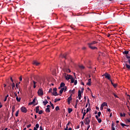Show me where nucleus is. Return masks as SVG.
Here are the masks:
<instances>
[{"label": "nucleus", "instance_id": "1", "mask_svg": "<svg viewBox=\"0 0 130 130\" xmlns=\"http://www.w3.org/2000/svg\"><path fill=\"white\" fill-rule=\"evenodd\" d=\"M123 54H126L125 57L126 58H127L129 64L126 63L125 66L126 67V68L127 69V70L130 71V50H129L128 51H124V52H123Z\"/></svg>", "mask_w": 130, "mask_h": 130}, {"label": "nucleus", "instance_id": "2", "mask_svg": "<svg viewBox=\"0 0 130 130\" xmlns=\"http://www.w3.org/2000/svg\"><path fill=\"white\" fill-rule=\"evenodd\" d=\"M97 43V42L96 41H93L91 42V43H89L87 44L88 47L89 48H90V49H92V50H95V49H97V47H93L92 46V45H94V44H96Z\"/></svg>", "mask_w": 130, "mask_h": 130}, {"label": "nucleus", "instance_id": "3", "mask_svg": "<svg viewBox=\"0 0 130 130\" xmlns=\"http://www.w3.org/2000/svg\"><path fill=\"white\" fill-rule=\"evenodd\" d=\"M103 76H104L105 78L106 79H108V80H109V81H110V82L112 81V80H111V76H110V74L106 73L105 74H104Z\"/></svg>", "mask_w": 130, "mask_h": 130}, {"label": "nucleus", "instance_id": "4", "mask_svg": "<svg viewBox=\"0 0 130 130\" xmlns=\"http://www.w3.org/2000/svg\"><path fill=\"white\" fill-rule=\"evenodd\" d=\"M63 76H64V77H65V78L67 81H69V80H71L72 79H73V76L71 75H67V74L64 73V74H63Z\"/></svg>", "mask_w": 130, "mask_h": 130}, {"label": "nucleus", "instance_id": "5", "mask_svg": "<svg viewBox=\"0 0 130 130\" xmlns=\"http://www.w3.org/2000/svg\"><path fill=\"white\" fill-rule=\"evenodd\" d=\"M38 94L39 96H43V90H42V88L40 87V89L38 91Z\"/></svg>", "mask_w": 130, "mask_h": 130}, {"label": "nucleus", "instance_id": "6", "mask_svg": "<svg viewBox=\"0 0 130 130\" xmlns=\"http://www.w3.org/2000/svg\"><path fill=\"white\" fill-rule=\"evenodd\" d=\"M85 124L89 125V124H90V119H89V117H86L85 119Z\"/></svg>", "mask_w": 130, "mask_h": 130}, {"label": "nucleus", "instance_id": "7", "mask_svg": "<svg viewBox=\"0 0 130 130\" xmlns=\"http://www.w3.org/2000/svg\"><path fill=\"white\" fill-rule=\"evenodd\" d=\"M20 109L21 111H22V112H23L24 113H26L27 112V109L26 108V107H22Z\"/></svg>", "mask_w": 130, "mask_h": 130}, {"label": "nucleus", "instance_id": "8", "mask_svg": "<svg viewBox=\"0 0 130 130\" xmlns=\"http://www.w3.org/2000/svg\"><path fill=\"white\" fill-rule=\"evenodd\" d=\"M72 96H73V94H71V95L68 98V103L69 105L71 104V101L72 100Z\"/></svg>", "mask_w": 130, "mask_h": 130}, {"label": "nucleus", "instance_id": "9", "mask_svg": "<svg viewBox=\"0 0 130 130\" xmlns=\"http://www.w3.org/2000/svg\"><path fill=\"white\" fill-rule=\"evenodd\" d=\"M81 98H82V92H81V90H78V99L79 100H81Z\"/></svg>", "mask_w": 130, "mask_h": 130}, {"label": "nucleus", "instance_id": "10", "mask_svg": "<svg viewBox=\"0 0 130 130\" xmlns=\"http://www.w3.org/2000/svg\"><path fill=\"white\" fill-rule=\"evenodd\" d=\"M33 64H35V66H39L40 63L36 60H35L33 61Z\"/></svg>", "mask_w": 130, "mask_h": 130}, {"label": "nucleus", "instance_id": "11", "mask_svg": "<svg viewBox=\"0 0 130 130\" xmlns=\"http://www.w3.org/2000/svg\"><path fill=\"white\" fill-rule=\"evenodd\" d=\"M111 83L112 85V86H113L114 88H116L117 87V83H113V82H112V80L111 81Z\"/></svg>", "mask_w": 130, "mask_h": 130}, {"label": "nucleus", "instance_id": "12", "mask_svg": "<svg viewBox=\"0 0 130 130\" xmlns=\"http://www.w3.org/2000/svg\"><path fill=\"white\" fill-rule=\"evenodd\" d=\"M86 85H87V86H91V78L88 79V82L86 83Z\"/></svg>", "mask_w": 130, "mask_h": 130}, {"label": "nucleus", "instance_id": "13", "mask_svg": "<svg viewBox=\"0 0 130 130\" xmlns=\"http://www.w3.org/2000/svg\"><path fill=\"white\" fill-rule=\"evenodd\" d=\"M68 54L67 53H64V54L63 55H61V57H64V58H65V59H67V55Z\"/></svg>", "mask_w": 130, "mask_h": 130}, {"label": "nucleus", "instance_id": "14", "mask_svg": "<svg viewBox=\"0 0 130 130\" xmlns=\"http://www.w3.org/2000/svg\"><path fill=\"white\" fill-rule=\"evenodd\" d=\"M52 95H53L54 96H58V94L56 91H53Z\"/></svg>", "mask_w": 130, "mask_h": 130}, {"label": "nucleus", "instance_id": "15", "mask_svg": "<svg viewBox=\"0 0 130 130\" xmlns=\"http://www.w3.org/2000/svg\"><path fill=\"white\" fill-rule=\"evenodd\" d=\"M64 86H66V84H64V83L61 82L60 83V88H62V87H65Z\"/></svg>", "mask_w": 130, "mask_h": 130}, {"label": "nucleus", "instance_id": "16", "mask_svg": "<svg viewBox=\"0 0 130 130\" xmlns=\"http://www.w3.org/2000/svg\"><path fill=\"white\" fill-rule=\"evenodd\" d=\"M125 115H126L125 113H123V114H122V113H120V116L121 117H125Z\"/></svg>", "mask_w": 130, "mask_h": 130}, {"label": "nucleus", "instance_id": "17", "mask_svg": "<svg viewBox=\"0 0 130 130\" xmlns=\"http://www.w3.org/2000/svg\"><path fill=\"white\" fill-rule=\"evenodd\" d=\"M36 113H38L39 112V106L36 107Z\"/></svg>", "mask_w": 130, "mask_h": 130}, {"label": "nucleus", "instance_id": "18", "mask_svg": "<svg viewBox=\"0 0 130 130\" xmlns=\"http://www.w3.org/2000/svg\"><path fill=\"white\" fill-rule=\"evenodd\" d=\"M75 92H76V89H74L73 90H70L69 91V93H72V94H74Z\"/></svg>", "mask_w": 130, "mask_h": 130}, {"label": "nucleus", "instance_id": "19", "mask_svg": "<svg viewBox=\"0 0 130 130\" xmlns=\"http://www.w3.org/2000/svg\"><path fill=\"white\" fill-rule=\"evenodd\" d=\"M34 83V88L35 89L36 88V84H37V82H35L34 80L32 81Z\"/></svg>", "mask_w": 130, "mask_h": 130}, {"label": "nucleus", "instance_id": "20", "mask_svg": "<svg viewBox=\"0 0 130 130\" xmlns=\"http://www.w3.org/2000/svg\"><path fill=\"white\" fill-rule=\"evenodd\" d=\"M43 103L44 104V105L45 106L47 103H48V101H47V100H45V101L43 102Z\"/></svg>", "mask_w": 130, "mask_h": 130}, {"label": "nucleus", "instance_id": "21", "mask_svg": "<svg viewBox=\"0 0 130 130\" xmlns=\"http://www.w3.org/2000/svg\"><path fill=\"white\" fill-rule=\"evenodd\" d=\"M16 101L20 102L21 101V98H19L18 96H16Z\"/></svg>", "mask_w": 130, "mask_h": 130}, {"label": "nucleus", "instance_id": "22", "mask_svg": "<svg viewBox=\"0 0 130 130\" xmlns=\"http://www.w3.org/2000/svg\"><path fill=\"white\" fill-rule=\"evenodd\" d=\"M120 125H121V126H122L123 127L124 126H129L128 125H126V124H123L122 123H120Z\"/></svg>", "mask_w": 130, "mask_h": 130}, {"label": "nucleus", "instance_id": "23", "mask_svg": "<svg viewBox=\"0 0 130 130\" xmlns=\"http://www.w3.org/2000/svg\"><path fill=\"white\" fill-rule=\"evenodd\" d=\"M102 105L103 106H108V105H107V103H106V102H104L102 104Z\"/></svg>", "mask_w": 130, "mask_h": 130}, {"label": "nucleus", "instance_id": "24", "mask_svg": "<svg viewBox=\"0 0 130 130\" xmlns=\"http://www.w3.org/2000/svg\"><path fill=\"white\" fill-rule=\"evenodd\" d=\"M73 111V109L72 108H69L68 109V113H71Z\"/></svg>", "mask_w": 130, "mask_h": 130}, {"label": "nucleus", "instance_id": "25", "mask_svg": "<svg viewBox=\"0 0 130 130\" xmlns=\"http://www.w3.org/2000/svg\"><path fill=\"white\" fill-rule=\"evenodd\" d=\"M45 111H46V112H49V113L50 112V110L49 108H47L46 109Z\"/></svg>", "mask_w": 130, "mask_h": 130}, {"label": "nucleus", "instance_id": "26", "mask_svg": "<svg viewBox=\"0 0 130 130\" xmlns=\"http://www.w3.org/2000/svg\"><path fill=\"white\" fill-rule=\"evenodd\" d=\"M57 101H60V99H55L54 100V103H56V102H57Z\"/></svg>", "mask_w": 130, "mask_h": 130}, {"label": "nucleus", "instance_id": "27", "mask_svg": "<svg viewBox=\"0 0 130 130\" xmlns=\"http://www.w3.org/2000/svg\"><path fill=\"white\" fill-rule=\"evenodd\" d=\"M50 104L52 107V109H54V106H53V104H52V103H51V102H50Z\"/></svg>", "mask_w": 130, "mask_h": 130}, {"label": "nucleus", "instance_id": "28", "mask_svg": "<svg viewBox=\"0 0 130 130\" xmlns=\"http://www.w3.org/2000/svg\"><path fill=\"white\" fill-rule=\"evenodd\" d=\"M97 120H98L99 123H101V122L102 121V120H101V118H99L97 119Z\"/></svg>", "mask_w": 130, "mask_h": 130}, {"label": "nucleus", "instance_id": "29", "mask_svg": "<svg viewBox=\"0 0 130 130\" xmlns=\"http://www.w3.org/2000/svg\"><path fill=\"white\" fill-rule=\"evenodd\" d=\"M35 127H36V128L37 129L39 128V124L38 123L36 124Z\"/></svg>", "mask_w": 130, "mask_h": 130}, {"label": "nucleus", "instance_id": "30", "mask_svg": "<svg viewBox=\"0 0 130 130\" xmlns=\"http://www.w3.org/2000/svg\"><path fill=\"white\" fill-rule=\"evenodd\" d=\"M18 115H19V110L17 111L15 114V116L18 117Z\"/></svg>", "mask_w": 130, "mask_h": 130}, {"label": "nucleus", "instance_id": "31", "mask_svg": "<svg viewBox=\"0 0 130 130\" xmlns=\"http://www.w3.org/2000/svg\"><path fill=\"white\" fill-rule=\"evenodd\" d=\"M79 68L81 69V70H84V69H85V67H84V66H80Z\"/></svg>", "mask_w": 130, "mask_h": 130}, {"label": "nucleus", "instance_id": "32", "mask_svg": "<svg viewBox=\"0 0 130 130\" xmlns=\"http://www.w3.org/2000/svg\"><path fill=\"white\" fill-rule=\"evenodd\" d=\"M62 92H63V90H62V89H60L59 90V93L60 94H59L60 96H61V94H62Z\"/></svg>", "mask_w": 130, "mask_h": 130}, {"label": "nucleus", "instance_id": "33", "mask_svg": "<svg viewBox=\"0 0 130 130\" xmlns=\"http://www.w3.org/2000/svg\"><path fill=\"white\" fill-rule=\"evenodd\" d=\"M12 87L13 90H14V88H15V83L14 82H13V83L12 84Z\"/></svg>", "mask_w": 130, "mask_h": 130}, {"label": "nucleus", "instance_id": "34", "mask_svg": "<svg viewBox=\"0 0 130 130\" xmlns=\"http://www.w3.org/2000/svg\"><path fill=\"white\" fill-rule=\"evenodd\" d=\"M74 82H75V79H74V78H72L71 79V83H74Z\"/></svg>", "mask_w": 130, "mask_h": 130}, {"label": "nucleus", "instance_id": "35", "mask_svg": "<svg viewBox=\"0 0 130 130\" xmlns=\"http://www.w3.org/2000/svg\"><path fill=\"white\" fill-rule=\"evenodd\" d=\"M68 88L67 86L64 87V92H67Z\"/></svg>", "mask_w": 130, "mask_h": 130}, {"label": "nucleus", "instance_id": "36", "mask_svg": "<svg viewBox=\"0 0 130 130\" xmlns=\"http://www.w3.org/2000/svg\"><path fill=\"white\" fill-rule=\"evenodd\" d=\"M55 110H56V111L59 110V107L57 106V107L55 108Z\"/></svg>", "mask_w": 130, "mask_h": 130}, {"label": "nucleus", "instance_id": "37", "mask_svg": "<svg viewBox=\"0 0 130 130\" xmlns=\"http://www.w3.org/2000/svg\"><path fill=\"white\" fill-rule=\"evenodd\" d=\"M14 111H15V106H13L12 107V113H14Z\"/></svg>", "mask_w": 130, "mask_h": 130}, {"label": "nucleus", "instance_id": "38", "mask_svg": "<svg viewBox=\"0 0 130 130\" xmlns=\"http://www.w3.org/2000/svg\"><path fill=\"white\" fill-rule=\"evenodd\" d=\"M77 84H78V81H77V80H74V85H77Z\"/></svg>", "mask_w": 130, "mask_h": 130}, {"label": "nucleus", "instance_id": "39", "mask_svg": "<svg viewBox=\"0 0 130 130\" xmlns=\"http://www.w3.org/2000/svg\"><path fill=\"white\" fill-rule=\"evenodd\" d=\"M39 114H41L42 113H43V111L42 110H40L39 112H38Z\"/></svg>", "mask_w": 130, "mask_h": 130}, {"label": "nucleus", "instance_id": "40", "mask_svg": "<svg viewBox=\"0 0 130 130\" xmlns=\"http://www.w3.org/2000/svg\"><path fill=\"white\" fill-rule=\"evenodd\" d=\"M104 106L102 105H101L100 109L101 110H103Z\"/></svg>", "mask_w": 130, "mask_h": 130}, {"label": "nucleus", "instance_id": "41", "mask_svg": "<svg viewBox=\"0 0 130 130\" xmlns=\"http://www.w3.org/2000/svg\"><path fill=\"white\" fill-rule=\"evenodd\" d=\"M98 115L99 117H100V116L101 115V112H99Z\"/></svg>", "mask_w": 130, "mask_h": 130}, {"label": "nucleus", "instance_id": "42", "mask_svg": "<svg viewBox=\"0 0 130 130\" xmlns=\"http://www.w3.org/2000/svg\"><path fill=\"white\" fill-rule=\"evenodd\" d=\"M113 95H114V97H115L116 98H118V96H117V95H116V94L113 93Z\"/></svg>", "mask_w": 130, "mask_h": 130}, {"label": "nucleus", "instance_id": "43", "mask_svg": "<svg viewBox=\"0 0 130 130\" xmlns=\"http://www.w3.org/2000/svg\"><path fill=\"white\" fill-rule=\"evenodd\" d=\"M49 93H52V88H50L49 89Z\"/></svg>", "mask_w": 130, "mask_h": 130}, {"label": "nucleus", "instance_id": "44", "mask_svg": "<svg viewBox=\"0 0 130 130\" xmlns=\"http://www.w3.org/2000/svg\"><path fill=\"white\" fill-rule=\"evenodd\" d=\"M67 73H71V70H70V69H67Z\"/></svg>", "mask_w": 130, "mask_h": 130}, {"label": "nucleus", "instance_id": "45", "mask_svg": "<svg viewBox=\"0 0 130 130\" xmlns=\"http://www.w3.org/2000/svg\"><path fill=\"white\" fill-rule=\"evenodd\" d=\"M57 90V88H53L54 92H56Z\"/></svg>", "mask_w": 130, "mask_h": 130}, {"label": "nucleus", "instance_id": "46", "mask_svg": "<svg viewBox=\"0 0 130 130\" xmlns=\"http://www.w3.org/2000/svg\"><path fill=\"white\" fill-rule=\"evenodd\" d=\"M36 99H34L33 100H32V102H32V103H35V102H36Z\"/></svg>", "mask_w": 130, "mask_h": 130}, {"label": "nucleus", "instance_id": "47", "mask_svg": "<svg viewBox=\"0 0 130 130\" xmlns=\"http://www.w3.org/2000/svg\"><path fill=\"white\" fill-rule=\"evenodd\" d=\"M71 121H69L68 123H67V125L69 126V125H70V124H71Z\"/></svg>", "mask_w": 130, "mask_h": 130}, {"label": "nucleus", "instance_id": "48", "mask_svg": "<svg viewBox=\"0 0 130 130\" xmlns=\"http://www.w3.org/2000/svg\"><path fill=\"white\" fill-rule=\"evenodd\" d=\"M33 104H34L32 102L28 103V105H32Z\"/></svg>", "mask_w": 130, "mask_h": 130}, {"label": "nucleus", "instance_id": "49", "mask_svg": "<svg viewBox=\"0 0 130 130\" xmlns=\"http://www.w3.org/2000/svg\"><path fill=\"white\" fill-rule=\"evenodd\" d=\"M27 128H29V127H31V124H30L29 125H27Z\"/></svg>", "mask_w": 130, "mask_h": 130}, {"label": "nucleus", "instance_id": "50", "mask_svg": "<svg viewBox=\"0 0 130 130\" xmlns=\"http://www.w3.org/2000/svg\"><path fill=\"white\" fill-rule=\"evenodd\" d=\"M87 113V112H84L83 113V116H85V115H86V114Z\"/></svg>", "mask_w": 130, "mask_h": 130}, {"label": "nucleus", "instance_id": "51", "mask_svg": "<svg viewBox=\"0 0 130 130\" xmlns=\"http://www.w3.org/2000/svg\"><path fill=\"white\" fill-rule=\"evenodd\" d=\"M40 130H44V129H43V128H42V126H40Z\"/></svg>", "mask_w": 130, "mask_h": 130}, {"label": "nucleus", "instance_id": "52", "mask_svg": "<svg viewBox=\"0 0 130 130\" xmlns=\"http://www.w3.org/2000/svg\"><path fill=\"white\" fill-rule=\"evenodd\" d=\"M112 130H115V127L114 126H111Z\"/></svg>", "mask_w": 130, "mask_h": 130}, {"label": "nucleus", "instance_id": "53", "mask_svg": "<svg viewBox=\"0 0 130 130\" xmlns=\"http://www.w3.org/2000/svg\"><path fill=\"white\" fill-rule=\"evenodd\" d=\"M82 49H83V50H86V48L85 47H82Z\"/></svg>", "mask_w": 130, "mask_h": 130}, {"label": "nucleus", "instance_id": "54", "mask_svg": "<svg viewBox=\"0 0 130 130\" xmlns=\"http://www.w3.org/2000/svg\"><path fill=\"white\" fill-rule=\"evenodd\" d=\"M10 80H11V82H12V83L14 82V80H13V78L11 77Z\"/></svg>", "mask_w": 130, "mask_h": 130}, {"label": "nucleus", "instance_id": "55", "mask_svg": "<svg viewBox=\"0 0 130 130\" xmlns=\"http://www.w3.org/2000/svg\"><path fill=\"white\" fill-rule=\"evenodd\" d=\"M126 120L128 122H130V118L129 119H126Z\"/></svg>", "mask_w": 130, "mask_h": 130}, {"label": "nucleus", "instance_id": "56", "mask_svg": "<svg viewBox=\"0 0 130 130\" xmlns=\"http://www.w3.org/2000/svg\"><path fill=\"white\" fill-rule=\"evenodd\" d=\"M68 128H69V126L68 125H67L66 128H64V130H68Z\"/></svg>", "mask_w": 130, "mask_h": 130}, {"label": "nucleus", "instance_id": "57", "mask_svg": "<svg viewBox=\"0 0 130 130\" xmlns=\"http://www.w3.org/2000/svg\"><path fill=\"white\" fill-rule=\"evenodd\" d=\"M19 81H22V76L19 77Z\"/></svg>", "mask_w": 130, "mask_h": 130}, {"label": "nucleus", "instance_id": "58", "mask_svg": "<svg viewBox=\"0 0 130 130\" xmlns=\"http://www.w3.org/2000/svg\"><path fill=\"white\" fill-rule=\"evenodd\" d=\"M127 99H130V95H127Z\"/></svg>", "mask_w": 130, "mask_h": 130}, {"label": "nucleus", "instance_id": "59", "mask_svg": "<svg viewBox=\"0 0 130 130\" xmlns=\"http://www.w3.org/2000/svg\"><path fill=\"white\" fill-rule=\"evenodd\" d=\"M107 110H108V111L109 112H110V111H111V110L110 109H109V108H108V109H107Z\"/></svg>", "mask_w": 130, "mask_h": 130}, {"label": "nucleus", "instance_id": "60", "mask_svg": "<svg viewBox=\"0 0 130 130\" xmlns=\"http://www.w3.org/2000/svg\"><path fill=\"white\" fill-rule=\"evenodd\" d=\"M95 118L96 119H98L99 118V117L98 116H97V115H95Z\"/></svg>", "mask_w": 130, "mask_h": 130}, {"label": "nucleus", "instance_id": "61", "mask_svg": "<svg viewBox=\"0 0 130 130\" xmlns=\"http://www.w3.org/2000/svg\"><path fill=\"white\" fill-rule=\"evenodd\" d=\"M89 128H90V125H88V126H87V130H89Z\"/></svg>", "mask_w": 130, "mask_h": 130}, {"label": "nucleus", "instance_id": "62", "mask_svg": "<svg viewBox=\"0 0 130 130\" xmlns=\"http://www.w3.org/2000/svg\"><path fill=\"white\" fill-rule=\"evenodd\" d=\"M87 112H89V109L88 108H87L86 109V113H87Z\"/></svg>", "mask_w": 130, "mask_h": 130}, {"label": "nucleus", "instance_id": "63", "mask_svg": "<svg viewBox=\"0 0 130 130\" xmlns=\"http://www.w3.org/2000/svg\"><path fill=\"white\" fill-rule=\"evenodd\" d=\"M84 92V88L81 89V92L83 93Z\"/></svg>", "mask_w": 130, "mask_h": 130}, {"label": "nucleus", "instance_id": "64", "mask_svg": "<svg viewBox=\"0 0 130 130\" xmlns=\"http://www.w3.org/2000/svg\"><path fill=\"white\" fill-rule=\"evenodd\" d=\"M16 87L17 89H18V83L16 84Z\"/></svg>", "mask_w": 130, "mask_h": 130}]
</instances>
